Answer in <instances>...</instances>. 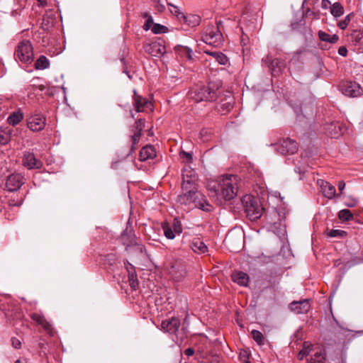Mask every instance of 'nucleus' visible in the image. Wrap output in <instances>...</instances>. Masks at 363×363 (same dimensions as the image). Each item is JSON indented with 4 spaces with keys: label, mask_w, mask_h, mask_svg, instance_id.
Listing matches in <instances>:
<instances>
[{
    "label": "nucleus",
    "mask_w": 363,
    "mask_h": 363,
    "mask_svg": "<svg viewBox=\"0 0 363 363\" xmlns=\"http://www.w3.org/2000/svg\"><path fill=\"white\" fill-rule=\"evenodd\" d=\"M25 183L23 176L18 173L10 174L6 179V187L9 191H16Z\"/></svg>",
    "instance_id": "obj_14"
},
{
    "label": "nucleus",
    "mask_w": 363,
    "mask_h": 363,
    "mask_svg": "<svg viewBox=\"0 0 363 363\" xmlns=\"http://www.w3.org/2000/svg\"><path fill=\"white\" fill-rule=\"evenodd\" d=\"M330 13L335 18L343 15L344 8L340 2H335L330 6Z\"/></svg>",
    "instance_id": "obj_34"
},
{
    "label": "nucleus",
    "mask_w": 363,
    "mask_h": 363,
    "mask_svg": "<svg viewBox=\"0 0 363 363\" xmlns=\"http://www.w3.org/2000/svg\"><path fill=\"white\" fill-rule=\"evenodd\" d=\"M340 89L343 94L350 97H357L362 94V89L355 82H344L340 84Z\"/></svg>",
    "instance_id": "obj_13"
},
{
    "label": "nucleus",
    "mask_w": 363,
    "mask_h": 363,
    "mask_svg": "<svg viewBox=\"0 0 363 363\" xmlns=\"http://www.w3.org/2000/svg\"><path fill=\"white\" fill-rule=\"evenodd\" d=\"M125 267H126V269L128 273V277L131 276L132 274H136V272H135L134 266L132 265L131 264H130L128 261H127V265H125Z\"/></svg>",
    "instance_id": "obj_51"
},
{
    "label": "nucleus",
    "mask_w": 363,
    "mask_h": 363,
    "mask_svg": "<svg viewBox=\"0 0 363 363\" xmlns=\"http://www.w3.org/2000/svg\"><path fill=\"white\" fill-rule=\"evenodd\" d=\"M106 261L109 263L111 266L117 264V257L115 254H108L106 257Z\"/></svg>",
    "instance_id": "obj_48"
},
{
    "label": "nucleus",
    "mask_w": 363,
    "mask_h": 363,
    "mask_svg": "<svg viewBox=\"0 0 363 363\" xmlns=\"http://www.w3.org/2000/svg\"><path fill=\"white\" fill-rule=\"evenodd\" d=\"M184 352L185 355L190 357L194 354V350L191 347H189L186 349Z\"/></svg>",
    "instance_id": "obj_56"
},
{
    "label": "nucleus",
    "mask_w": 363,
    "mask_h": 363,
    "mask_svg": "<svg viewBox=\"0 0 363 363\" xmlns=\"http://www.w3.org/2000/svg\"><path fill=\"white\" fill-rule=\"evenodd\" d=\"M162 230L164 231V235H165V237L169 239V240H172L175 238V233L174 231L172 230V228L168 225H164L162 226Z\"/></svg>",
    "instance_id": "obj_42"
},
{
    "label": "nucleus",
    "mask_w": 363,
    "mask_h": 363,
    "mask_svg": "<svg viewBox=\"0 0 363 363\" xmlns=\"http://www.w3.org/2000/svg\"><path fill=\"white\" fill-rule=\"evenodd\" d=\"M231 240H232V237L230 235H227V237L225 238V242L227 243V244H230V242H231Z\"/></svg>",
    "instance_id": "obj_60"
},
{
    "label": "nucleus",
    "mask_w": 363,
    "mask_h": 363,
    "mask_svg": "<svg viewBox=\"0 0 363 363\" xmlns=\"http://www.w3.org/2000/svg\"><path fill=\"white\" fill-rule=\"evenodd\" d=\"M354 13H349L345 17L344 20L338 22L337 26L342 30L345 29L350 23L351 19L354 17Z\"/></svg>",
    "instance_id": "obj_41"
},
{
    "label": "nucleus",
    "mask_w": 363,
    "mask_h": 363,
    "mask_svg": "<svg viewBox=\"0 0 363 363\" xmlns=\"http://www.w3.org/2000/svg\"><path fill=\"white\" fill-rule=\"evenodd\" d=\"M233 282L242 286H247L249 282V276L241 271L234 272L231 275Z\"/></svg>",
    "instance_id": "obj_27"
},
{
    "label": "nucleus",
    "mask_w": 363,
    "mask_h": 363,
    "mask_svg": "<svg viewBox=\"0 0 363 363\" xmlns=\"http://www.w3.org/2000/svg\"><path fill=\"white\" fill-rule=\"evenodd\" d=\"M220 80L210 81L206 84H196L189 91V97L195 102L215 101L221 94Z\"/></svg>",
    "instance_id": "obj_1"
},
{
    "label": "nucleus",
    "mask_w": 363,
    "mask_h": 363,
    "mask_svg": "<svg viewBox=\"0 0 363 363\" xmlns=\"http://www.w3.org/2000/svg\"><path fill=\"white\" fill-rule=\"evenodd\" d=\"M30 317L33 321L36 322L38 325H41L46 332H48V333H52V325L45 319L43 315L38 313H33L30 314Z\"/></svg>",
    "instance_id": "obj_24"
},
{
    "label": "nucleus",
    "mask_w": 363,
    "mask_h": 363,
    "mask_svg": "<svg viewBox=\"0 0 363 363\" xmlns=\"http://www.w3.org/2000/svg\"><path fill=\"white\" fill-rule=\"evenodd\" d=\"M338 218L342 220H352L354 218L353 214L348 209H342L338 213Z\"/></svg>",
    "instance_id": "obj_40"
},
{
    "label": "nucleus",
    "mask_w": 363,
    "mask_h": 363,
    "mask_svg": "<svg viewBox=\"0 0 363 363\" xmlns=\"http://www.w3.org/2000/svg\"><path fill=\"white\" fill-rule=\"evenodd\" d=\"M141 16H142L143 18H147V19L148 18V16H150L147 12L143 13Z\"/></svg>",
    "instance_id": "obj_62"
},
{
    "label": "nucleus",
    "mask_w": 363,
    "mask_h": 363,
    "mask_svg": "<svg viewBox=\"0 0 363 363\" xmlns=\"http://www.w3.org/2000/svg\"><path fill=\"white\" fill-rule=\"evenodd\" d=\"M311 308L309 299H303L298 301H293L289 304V308L296 314L307 313Z\"/></svg>",
    "instance_id": "obj_19"
},
{
    "label": "nucleus",
    "mask_w": 363,
    "mask_h": 363,
    "mask_svg": "<svg viewBox=\"0 0 363 363\" xmlns=\"http://www.w3.org/2000/svg\"><path fill=\"white\" fill-rule=\"evenodd\" d=\"M182 16L186 20V22L191 27H194L199 25L201 22V18L197 15H189L188 16H184L182 14Z\"/></svg>",
    "instance_id": "obj_37"
},
{
    "label": "nucleus",
    "mask_w": 363,
    "mask_h": 363,
    "mask_svg": "<svg viewBox=\"0 0 363 363\" xmlns=\"http://www.w3.org/2000/svg\"><path fill=\"white\" fill-rule=\"evenodd\" d=\"M262 62L269 67L273 76H278L286 67L284 60L279 58L273 59L272 56L267 55Z\"/></svg>",
    "instance_id": "obj_10"
},
{
    "label": "nucleus",
    "mask_w": 363,
    "mask_h": 363,
    "mask_svg": "<svg viewBox=\"0 0 363 363\" xmlns=\"http://www.w3.org/2000/svg\"><path fill=\"white\" fill-rule=\"evenodd\" d=\"M193 201L191 203L194 204V206L201 209L205 212H211L213 207L209 203L206 199L205 196L199 192L198 189L196 191L195 196L192 199Z\"/></svg>",
    "instance_id": "obj_15"
},
{
    "label": "nucleus",
    "mask_w": 363,
    "mask_h": 363,
    "mask_svg": "<svg viewBox=\"0 0 363 363\" xmlns=\"http://www.w3.org/2000/svg\"><path fill=\"white\" fill-rule=\"evenodd\" d=\"M320 184L323 194L325 197L332 199L335 196H339L340 194H336L335 187L328 182L321 180L318 182Z\"/></svg>",
    "instance_id": "obj_22"
},
{
    "label": "nucleus",
    "mask_w": 363,
    "mask_h": 363,
    "mask_svg": "<svg viewBox=\"0 0 363 363\" xmlns=\"http://www.w3.org/2000/svg\"><path fill=\"white\" fill-rule=\"evenodd\" d=\"M326 235L330 238H343L347 235V232L342 230H330L328 229L325 231Z\"/></svg>",
    "instance_id": "obj_39"
},
{
    "label": "nucleus",
    "mask_w": 363,
    "mask_h": 363,
    "mask_svg": "<svg viewBox=\"0 0 363 363\" xmlns=\"http://www.w3.org/2000/svg\"><path fill=\"white\" fill-rule=\"evenodd\" d=\"M333 4H331L330 1L329 0H322V2H321V6L323 9H328L329 7L330 8V6H332Z\"/></svg>",
    "instance_id": "obj_55"
},
{
    "label": "nucleus",
    "mask_w": 363,
    "mask_h": 363,
    "mask_svg": "<svg viewBox=\"0 0 363 363\" xmlns=\"http://www.w3.org/2000/svg\"><path fill=\"white\" fill-rule=\"evenodd\" d=\"M23 164L29 169H40L43 162L38 160L33 152H26L23 155Z\"/></svg>",
    "instance_id": "obj_17"
},
{
    "label": "nucleus",
    "mask_w": 363,
    "mask_h": 363,
    "mask_svg": "<svg viewBox=\"0 0 363 363\" xmlns=\"http://www.w3.org/2000/svg\"><path fill=\"white\" fill-rule=\"evenodd\" d=\"M145 121L144 118H138L135 122V125L132 127L131 131L133 132V134L131 135L132 145L130 153L135 151V146L140 141L141 132L145 127Z\"/></svg>",
    "instance_id": "obj_11"
},
{
    "label": "nucleus",
    "mask_w": 363,
    "mask_h": 363,
    "mask_svg": "<svg viewBox=\"0 0 363 363\" xmlns=\"http://www.w3.org/2000/svg\"><path fill=\"white\" fill-rule=\"evenodd\" d=\"M241 202L246 216L252 221L261 218L264 211L257 198L250 194H246L241 199Z\"/></svg>",
    "instance_id": "obj_3"
},
{
    "label": "nucleus",
    "mask_w": 363,
    "mask_h": 363,
    "mask_svg": "<svg viewBox=\"0 0 363 363\" xmlns=\"http://www.w3.org/2000/svg\"><path fill=\"white\" fill-rule=\"evenodd\" d=\"M313 345L311 344H309L307 342H305L303 344V348L298 352V358L300 360L303 359L305 357H306L310 352L311 351Z\"/></svg>",
    "instance_id": "obj_38"
},
{
    "label": "nucleus",
    "mask_w": 363,
    "mask_h": 363,
    "mask_svg": "<svg viewBox=\"0 0 363 363\" xmlns=\"http://www.w3.org/2000/svg\"><path fill=\"white\" fill-rule=\"evenodd\" d=\"M202 40L206 44L219 47L223 43V37L218 26H208L205 29Z\"/></svg>",
    "instance_id": "obj_5"
},
{
    "label": "nucleus",
    "mask_w": 363,
    "mask_h": 363,
    "mask_svg": "<svg viewBox=\"0 0 363 363\" xmlns=\"http://www.w3.org/2000/svg\"><path fill=\"white\" fill-rule=\"evenodd\" d=\"M180 325V320L178 318L172 317L162 321L161 330L169 334H176Z\"/></svg>",
    "instance_id": "obj_16"
},
{
    "label": "nucleus",
    "mask_w": 363,
    "mask_h": 363,
    "mask_svg": "<svg viewBox=\"0 0 363 363\" xmlns=\"http://www.w3.org/2000/svg\"><path fill=\"white\" fill-rule=\"evenodd\" d=\"M124 73H125L127 74V76L128 77V78L130 79H132V76L130 75V74L129 73V72L125 68L123 71Z\"/></svg>",
    "instance_id": "obj_61"
},
{
    "label": "nucleus",
    "mask_w": 363,
    "mask_h": 363,
    "mask_svg": "<svg viewBox=\"0 0 363 363\" xmlns=\"http://www.w3.org/2000/svg\"><path fill=\"white\" fill-rule=\"evenodd\" d=\"M34 67L40 70L48 69L50 67V60L45 55H40L36 60Z\"/></svg>",
    "instance_id": "obj_32"
},
{
    "label": "nucleus",
    "mask_w": 363,
    "mask_h": 363,
    "mask_svg": "<svg viewBox=\"0 0 363 363\" xmlns=\"http://www.w3.org/2000/svg\"><path fill=\"white\" fill-rule=\"evenodd\" d=\"M238 189L235 177L229 175L223 177L218 183L214 184L210 191L218 196H222L224 200L230 201L235 197Z\"/></svg>",
    "instance_id": "obj_2"
},
{
    "label": "nucleus",
    "mask_w": 363,
    "mask_h": 363,
    "mask_svg": "<svg viewBox=\"0 0 363 363\" xmlns=\"http://www.w3.org/2000/svg\"><path fill=\"white\" fill-rule=\"evenodd\" d=\"M167 28L159 23H155L152 27V31L155 34L164 33L167 31Z\"/></svg>",
    "instance_id": "obj_43"
},
{
    "label": "nucleus",
    "mask_w": 363,
    "mask_h": 363,
    "mask_svg": "<svg viewBox=\"0 0 363 363\" xmlns=\"http://www.w3.org/2000/svg\"><path fill=\"white\" fill-rule=\"evenodd\" d=\"M306 13L309 14L313 19H319L320 18V11H313L311 9H307Z\"/></svg>",
    "instance_id": "obj_50"
},
{
    "label": "nucleus",
    "mask_w": 363,
    "mask_h": 363,
    "mask_svg": "<svg viewBox=\"0 0 363 363\" xmlns=\"http://www.w3.org/2000/svg\"><path fill=\"white\" fill-rule=\"evenodd\" d=\"M197 189H182V194L177 196V202L181 205L188 206L193 201V198L195 196Z\"/></svg>",
    "instance_id": "obj_21"
},
{
    "label": "nucleus",
    "mask_w": 363,
    "mask_h": 363,
    "mask_svg": "<svg viewBox=\"0 0 363 363\" xmlns=\"http://www.w3.org/2000/svg\"><path fill=\"white\" fill-rule=\"evenodd\" d=\"M27 125L33 132L40 131L45 126V118L41 113H35L27 118Z\"/></svg>",
    "instance_id": "obj_12"
},
{
    "label": "nucleus",
    "mask_w": 363,
    "mask_h": 363,
    "mask_svg": "<svg viewBox=\"0 0 363 363\" xmlns=\"http://www.w3.org/2000/svg\"><path fill=\"white\" fill-rule=\"evenodd\" d=\"M325 353L322 351H319L315 352L313 357L308 359V363H325Z\"/></svg>",
    "instance_id": "obj_35"
},
{
    "label": "nucleus",
    "mask_w": 363,
    "mask_h": 363,
    "mask_svg": "<svg viewBox=\"0 0 363 363\" xmlns=\"http://www.w3.org/2000/svg\"><path fill=\"white\" fill-rule=\"evenodd\" d=\"M251 335L253 340L257 343V345L260 346L264 345L265 338L260 331L252 330L251 332Z\"/></svg>",
    "instance_id": "obj_36"
},
{
    "label": "nucleus",
    "mask_w": 363,
    "mask_h": 363,
    "mask_svg": "<svg viewBox=\"0 0 363 363\" xmlns=\"http://www.w3.org/2000/svg\"><path fill=\"white\" fill-rule=\"evenodd\" d=\"M341 264L340 259H336L335 261L334 265L335 267H337Z\"/></svg>",
    "instance_id": "obj_63"
},
{
    "label": "nucleus",
    "mask_w": 363,
    "mask_h": 363,
    "mask_svg": "<svg viewBox=\"0 0 363 363\" xmlns=\"http://www.w3.org/2000/svg\"><path fill=\"white\" fill-rule=\"evenodd\" d=\"M198 176L195 171L189 167L184 169L182 172V189H198Z\"/></svg>",
    "instance_id": "obj_8"
},
{
    "label": "nucleus",
    "mask_w": 363,
    "mask_h": 363,
    "mask_svg": "<svg viewBox=\"0 0 363 363\" xmlns=\"http://www.w3.org/2000/svg\"><path fill=\"white\" fill-rule=\"evenodd\" d=\"M140 160L146 161L149 159H153L156 157V151L153 145H147L143 147L140 151Z\"/></svg>",
    "instance_id": "obj_28"
},
{
    "label": "nucleus",
    "mask_w": 363,
    "mask_h": 363,
    "mask_svg": "<svg viewBox=\"0 0 363 363\" xmlns=\"http://www.w3.org/2000/svg\"><path fill=\"white\" fill-rule=\"evenodd\" d=\"M153 18L152 16H148V18L146 20L145 23L143 26V29L145 30H148L152 28V26L154 25Z\"/></svg>",
    "instance_id": "obj_49"
},
{
    "label": "nucleus",
    "mask_w": 363,
    "mask_h": 363,
    "mask_svg": "<svg viewBox=\"0 0 363 363\" xmlns=\"http://www.w3.org/2000/svg\"><path fill=\"white\" fill-rule=\"evenodd\" d=\"M49 23H50L49 18L46 17V16H44V18L43 19V23H42L43 26H47V28H48Z\"/></svg>",
    "instance_id": "obj_59"
},
{
    "label": "nucleus",
    "mask_w": 363,
    "mask_h": 363,
    "mask_svg": "<svg viewBox=\"0 0 363 363\" xmlns=\"http://www.w3.org/2000/svg\"><path fill=\"white\" fill-rule=\"evenodd\" d=\"M125 267H126V269L128 273V277L131 276L132 274H136V272H135L134 266L132 265L131 264H130L128 261H127V265H125Z\"/></svg>",
    "instance_id": "obj_52"
},
{
    "label": "nucleus",
    "mask_w": 363,
    "mask_h": 363,
    "mask_svg": "<svg viewBox=\"0 0 363 363\" xmlns=\"http://www.w3.org/2000/svg\"><path fill=\"white\" fill-rule=\"evenodd\" d=\"M189 247L197 254H204L208 252V247L200 239L195 238L189 243Z\"/></svg>",
    "instance_id": "obj_25"
},
{
    "label": "nucleus",
    "mask_w": 363,
    "mask_h": 363,
    "mask_svg": "<svg viewBox=\"0 0 363 363\" xmlns=\"http://www.w3.org/2000/svg\"><path fill=\"white\" fill-rule=\"evenodd\" d=\"M133 94V106L136 112H143L146 108H150L152 104L146 98L139 95L135 90Z\"/></svg>",
    "instance_id": "obj_18"
},
{
    "label": "nucleus",
    "mask_w": 363,
    "mask_h": 363,
    "mask_svg": "<svg viewBox=\"0 0 363 363\" xmlns=\"http://www.w3.org/2000/svg\"><path fill=\"white\" fill-rule=\"evenodd\" d=\"M174 50L177 56L181 58L186 60H192L193 52L189 47L178 45L174 48Z\"/></svg>",
    "instance_id": "obj_29"
},
{
    "label": "nucleus",
    "mask_w": 363,
    "mask_h": 363,
    "mask_svg": "<svg viewBox=\"0 0 363 363\" xmlns=\"http://www.w3.org/2000/svg\"><path fill=\"white\" fill-rule=\"evenodd\" d=\"M338 54L342 57H345L347 55V50L346 47L341 46L338 49Z\"/></svg>",
    "instance_id": "obj_54"
},
{
    "label": "nucleus",
    "mask_w": 363,
    "mask_h": 363,
    "mask_svg": "<svg viewBox=\"0 0 363 363\" xmlns=\"http://www.w3.org/2000/svg\"><path fill=\"white\" fill-rule=\"evenodd\" d=\"M179 156L180 158L182 159L186 163H191L193 161L192 155L184 150L180 152Z\"/></svg>",
    "instance_id": "obj_46"
},
{
    "label": "nucleus",
    "mask_w": 363,
    "mask_h": 363,
    "mask_svg": "<svg viewBox=\"0 0 363 363\" xmlns=\"http://www.w3.org/2000/svg\"><path fill=\"white\" fill-rule=\"evenodd\" d=\"M325 130L328 135L332 138H339L343 132V126L338 121H333L325 125Z\"/></svg>",
    "instance_id": "obj_20"
},
{
    "label": "nucleus",
    "mask_w": 363,
    "mask_h": 363,
    "mask_svg": "<svg viewBox=\"0 0 363 363\" xmlns=\"http://www.w3.org/2000/svg\"><path fill=\"white\" fill-rule=\"evenodd\" d=\"M143 48L145 52L152 56L161 57L166 52L165 41L162 38H157L155 41L145 44Z\"/></svg>",
    "instance_id": "obj_6"
},
{
    "label": "nucleus",
    "mask_w": 363,
    "mask_h": 363,
    "mask_svg": "<svg viewBox=\"0 0 363 363\" xmlns=\"http://www.w3.org/2000/svg\"><path fill=\"white\" fill-rule=\"evenodd\" d=\"M338 189L340 191V194H342V191L345 187V183L344 181H340L337 184Z\"/></svg>",
    "instance_id": "obj_57"
},
{
    "label": "nucleus",
    "mask_w": 363,
    "mask_h": 363,
    "mask_svg": "<svg viewBox=\"0 0 363 363\" xmlns=\"http://www.w3.org/2000/svg\"><path fill=\"white\" fill-rule=\"evenodd\" d=\"M318 37L320 39V40L328 42L330 43H336L339 40L338 35L335 34L330 35V34L322 30H320L318 32Z\"/></svg>",
    "instance_id": "obj_33"
},
{
    "label": "nucleus",
    "mask_w": 363,
    "mask_h": 363,
    "mask_svg": "<svg viewBox=\"0 0 363 363\" xmlns=\"http://www.w3.org/2000/svg\"><path fill=\"white\" fill-rule=\"evenodd\" d=\"M157 3V5L156 6H157L158 11H160V12L163 11L165 9L164 6L160 3V1Z\"/></svg>",
    "instance_id": "obj_58"
},
{
    "label": "nucleus",
    "mask_w": 363,
    "mask_h": 363,
    "mask_svg": "<svg viewBox=\"0 0 363 363\" xmlns=\"http://www.w3.org/2000/svg\"><path fill=\"white\" fill-rule=\"evenodd\" d=\"M204 52L211 56L220 65H225L228 63V59L223 52L210 50H205Z\"/></svg>",
    "instance_id": "obj_30"
},
{
    "label": "nucleus",
    "mask_w": 363,
    "mask_h": 363,
    "mask_svg": "<svg viewBox=\"0 0 363 363\" xmlns=\"http://www.w3.org/2000/svg\"><path fill=\"white\" fill-rule=\"evenodd\" d=\"M23 118V112L18 109L12 112L7 118V122L9 125L15 126L18 124Z\"/></svg>",
    "instance_id": "obj_31"
},
{
    "label": "nucleus",
    "mask_w": 363,
    "mask_h": 363,
    "mask_svg": "<svg viewBox=\"0 0 363 363\" xmlns=\"http://www.w3.org/2000/svg\"><path fill=\"white\" fill-rule=\"evenodd\" d=\"M129 284L132 289L136 290L138 286V280L137 278V274H131V276L128 277Z\"/></svg>",
    "instance_id": "obj_45"
},
{
    "label": "nucleus",
    "mask_w": 363,
    "mask_h": 363,
    "mask_svg": "<svg viewBox=\"0 0 363 363\" xmlns=\"http://www.w3.org/2000/svg\"><path fill=\"white\" fill-rule=\"evenodd\" d=\"M167 271L173 280L177 282L182 281L186 274L185 266L180 260L169 262Z\"/></svg>",
    "instance_id": "obj_7"
},
{
    "label": "nucleus",
    "mask_w": 363,
    "mask_h": 363,
    "mask_svg": "<svg viewBox=\"0 0 363 363\" xmlns=\"http://www.w3.org/2000/svg\"><path fill=\"white\" fill-rule=\"evenodd\" d=\"M233 108V99L230 96L225 98L224 100L221 99L220 102L216 106V110L221 114L225 115L228 113Z\"/></svg>",
    "instance_id": "obj_26"
},
{
    "label": "nucleus",
    "mask_w": 363,
    "mask_h": 363,
    "mask_svg": "<svg viewBox=\"0 0 363 363\" xmlns=\"http://www.w3.org/2000/svg\"><path fill=\"white\" fill-rule=\"evenodd\" d=\"M15 58L23 63H30L33 60V49L29 40H22L18 44L14 53Z\"/></svg>",
    "instance_id": "obj_4"
},
{
    "label": "nucleus",
    "mask_w": 363,
    "mask_h": 363,
    "mask_svg": "<svg viewBox=\"0 0 363 363\" xmlns=\"http://www.w3.org/2000/svg\"><path fill=\"white\" fill-rule=\"evenodd\" d=\"M11 344H12V346L16 349H18L21 347V341L16 337H12Z\"/></svg>",
    "instance_id": "obj_53"
},
{
    "label": "nucleus",
    "mask_w": 363,
    "mask_h": 363,
    "mask_svg": "<svg viewBox=\"0 0 363 363\" xmlns=\"http://www.w3.org/2000/svg\"><path fill=\"white\" fill-rule=\"evenodd\" d=\"M30 317L33 321L36 322L38 325H41L46 332H48V333H52V325L45 319L43 315L38 313H33L30 314Z\"/></svg>",
    "instance_id": "obj_23"
},
{
    "label": "nucleus",
    "mask_w": 363,
    "mask_h": 363,
    "mask_svg": "<svg viewBox=\"0 0 363 363\" xmlns=\"http://www.w3.org/2000/svg\"><path fill=\"white\" fill-rule=\"evenodd\" d=\"M275 145V150L281 155H293L298 150L297 143L289 138L283 139Z\"/></svg>",
    "instance_id": "obj_9"
},
{
    "label": "nucleus",
    "mask_w": 363,
    "mask_h": 363,
    "mask_svg": "<svg viewBox=\"0 0 363 363\" xmlns=\"http://www.w3.org/2000/svg\"><path fill=\"white\" fill-rule=\"evenodd\" d=\"M172 230L174 231L175 233L179 235L182 233V226L181 222L177 219L174 218L173 220L172 225L170 226Z\"/></svg>",
    "instance_id": "obj_44"
},
{
    "label": "nucleus",
    "mask_w": 363,
    "mask_h": 363,
    "mask_svg": "<svg viewBox=\"0 0 363 363\" xmlns=\"http://www.w3.org/2000/svg\"><path fill=\"white\" fill-rule=\"evenodd\" d=\"M38 1L42 6H45L47 4L46 0H38Z\"/></svg>",
    "instance_id": "obj_64"
},
{
    "label": "nucleus",
    "mask_w": 363,
    "mask_h": 363,
    "mask_svg": "<svg viewBox=\"0 0 363 363\" xmlns=\"http://www.w3.org/2000/svg\"><path fill=\"white\" fill-rule=\"evenodd\" d=\"M10 140V135L0 130V144L5 145Z\"/></svg>",
    "instance_id": "obj_47"
}]
</instances>
